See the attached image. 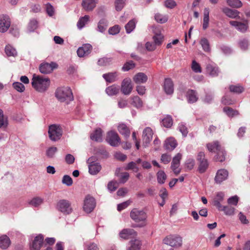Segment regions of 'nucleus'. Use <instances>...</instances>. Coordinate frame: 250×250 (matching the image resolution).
I'll return each mask as SVG.
<instances>
[{"label": "nucleus", "instance_id": "5701e85b", "mask_svg": "<svg viewBox=\"0 0 250 250\" xmlns=\"http://www.w3.org/2000/svg\"><path fill=\"white\" fill-rule=\"evenodd\" d=\"M142 246L141 241L137 238L131 239L128 243L127 250H139Z\"/></svg>", "mask_w": 250, "mask_h": 250}, {"label": "nucleus", "instance_id": "2f4dec72", "mask_svg": "<svg viewBox=\"0 0 250 250\" xmlns=\"http://www.w3.org/2000/svg\"><path fill=\"white\" fill-rule=\"evenodd\" d=\"M209 9L208 8H205L204 10V18L203 28L204 30L206 29L208 26L209 23Z\"/></svg>", "mask_w": 250, "mask_h": 250}, {"label": "nucleus", "instance_id": "20e7f679", "mask_svg": "<svg viewBox=\"0 0 250 250\" xmlns=\"http://www.w3.org/2000/svg\"><path fill=\"white\" fill-rule=\"evenodd\" d=\"M48 133L50 140L56 142L62 137V130L60 125H52L49 126Z\"/></svg>", "mask_w": 250, "mask_h": 250}, {"label": "nucleus", "instance_id": "393cba45", "mask_svg": "<svg viewBox=\"0 0 250 250\" xmlns=\"http://www.w3.org/2000/svg\"><path fill=\"white\" fill-rule=\"evenodd\" d=\"M164 89L167 94H171L174 91V86L172 81L170 79H166L164 83Z\"/></svg>", "mask_w": 250, "mask_h": 250}, {"label": "nucleus", "instance_id": "0e129e2a", "mask_svg": "<svg viewBox=\"0 0 250 250\" xmlns=\"http://www.w3.org/2000/svg\"><path fill=\"white\" fill-rule=\"evenodd\" d=\"M118 187V184L115 181H110L107 185V188L110 191H115Z\"/></svg>", "mask_w": 250, "mask_h": 250}, {"label": "nucleus", "instance_id": "e2e57ef3", "mask_svg": "<svg viewBox=\"0 0 250 250\" xmlns=\"http://www.w3.org/2000/svg\"><path fill=\"white\" fill-rule=\"evenodd\" d=\"M62 183L63 184L67 185V186H70L72 185L73 181L72 178L69 176L65 175L63 176L62 178Z\"/></svg>", "mask_w": 250, "mask_h": 250}, {"label": "nucleus", "instance_id": "c756f323", "mask_svg": "<svg viewBox=\"0 0 250 250\" xmlns=\"http://www.w3.org/2000/svg\"><path fill=\"white\" fill-rule=\"evenodd\" d=\"M11 243L9 238L5 235L0 237V247L3 249H7Z\"/></svg>", "mask_w": 250, "mask_h": 250}, {"label": "nucleus", "instance_id": "f3484780", "mask_svg": "<svg viewBox=\"0 0 250 250\" xmlns=\"http://www.w3.org/2000/svg\"><path fill=\"white\" fill-rule=\"evenodd\" d=\"M90 160H88V169L89 172L91 175H96L101 170L102 167L101 165L96 162H90Z\"/></svg>", "mask_w": 250, "mask_h": 250}, {"label": "nucleus", "instance_id": "13d9d810", "mask_svg": "<svg viewBox=\"0 0 250 250\" xmlns=\"http://www.w3.org/2000/svg\"><path fill=\"white\" fill-rule=\"evenodd\" d=\"M200 44L205 51H208L209 50V44L207 39H202L200 41Z\"/></svg>", "mask_w": 250, "mask_h": 250}, {"label": "nucleus", "instance_id": "9b49d317", "mask_svg": "<svg viewBox=\"0 0 250 250\" xmlns=\"http://www.w3.org/2000/svg\"><path fill=\"white\" fill-rule=\"evenodd\" d=\"M58 65L54 62L51 63H42L39 67L40 72L42 74H48L51 73L54 69L56 68Z\"/></svg>", "mask_w": 250, "mask_h": 250}, {"label": "nucleus", "instance_id": "c9c22d12", "mask_svg": "<svg viewBox=\"0 0 250 250\" xmlns=\"http://www.w3.org/2000/svg\"><path fill=\"white\" fill-rule=\"evenodd\" d=\"M89 21V17L88 15H85L83 17L80 18L77 23L78 28L79 29H81L85 26Z\"/></svg>", "mask_w": 250, "mask_h": 250}, {"label": "nucleus", "instance_id": "864d4df0", "mask_svg": "<svg viewBox=\"0 0 250 250\" xmlns=\"http://www.w3.org/2000/svg\"><path fill=\"white\" fill-rule=\"evenodd\" d=\"M208 161H204L199 162L198 170L200 173L204 172L208 167Z\"/></svg>", "mask_w": 250, "mask_h": 250}, {"label": "nucleus", "instance_id": "9d476101", "mask_svg": "<svg viewBox=\"0 0 250 250\" xmlns=\"http://www.w3.org/2000/svg\"><path fill=\"white\" fill-rule=\"evenodd\" d=\"M133 89L131 81L129 78L125 79L121 84V91L125 95H129Z\"/></svg>", "mask_w": 250, "mask_h": 250}, {"label": "nucleus", "instance_id": "f03ea898", "mask_svg": "<svg viewBox=\"0 0 250 250\" xmlns=\"http://www.w3.org/2000/svg\"><path fill=\"white\" fill-rule=\"evenodd\" d=\"M130 217L132 220L137 223V227H143L146 225L147 215L143 209L133 208L130 211Z\"/></svg>", "mask_w": 250, "mask_h": 250}, {"label": "nucleus", "instance_id": "680f3d73", "mask_svg": "<svg viewBox=\"0 0 250 250\" xmlns=\"http://www.w3.org/2000/svg\"><path fill=\"white\" fill-rule=\"evenodd\" d=\"M191 68L192 70L196 73H201V67L200 64L197 63L195 61H193L191 64Z\"/></svg>", "mask_w": 250, "mask_h": 250}, {"label": "nucleus", "instance_id": "69168bd1", "mask_svg": "<svg viewBox=\"0 0 250 250\" xmlns=\"http://www.w3.org/2000/svg\"><path fill=\"white\" fill-rule=\"evenodd\" d=\"M165 5L168 8L172 9L176 6V3L173 0H166L165 1Z\"/></svg>", "mask_w": 250, "mask_h": 250}, {"label": "nucleus", "instance_id": "e433bc0d", "mask_svg": "<svg viewBox=\"0 0 250 250\" xmlns=\"http://www.w3.org/2000/svg\"><path fill=\"white\" fill-rule=\"evenodd\" d=\"M187 98L189 103H193L197 101L198 97L195 91L188 90L187 92Z\"/></svg>", "mask_w": 250, "mask_h": 250}, {"label": "nucleus", "instance_id": "a211bd4d", "mask_svg": "<svg viewBox=\"0 0 250 250\" xmlns=\"http://www.w3.org/2000/svg\"><path fill=\"white\" fill-rule=\"evenodd\" d=\"M222 11L226 16L230 18L235 19H240V12L236 10H233L227 7H224L222 8Z\"/></svg>", "mask_w": 250, "mask_h": 250}, {"label": "nucleus", "instance_id": "8fccbe9b", "mask_svg": "<svg viewBox=\"0 0 250 250\" xmlns=\"http://www.w3.org/2000/svg\"><path fill=\"white\" fill-rule=\"evenodd\" d=\"M126 170H132L134 172H137L139 168L137 166L136 163L134 162H129L124 168Z\"/></svg>", "mask_w": 250, "mask_h": 250}, {"label": "nucleus", "instance_id": "a19ab883", "mask_svg": "<svg viewBox=\"0 0 250 250\" xmlns=\"http://www.w3.org/2000/svg\"><path fill=\"white\" fill-rule=\"evenodd\" d=\"M223 111L228 116L230 117H233V116H237L239 115V112L237 110H234L229 107H224Z\"/></svg>", "mask_w": 250, "mask_h": 250}, {"label": "nucleus", "instance_id": "de8ad7c7", "mask_svg": "<svg viewBox=\"0 0 250 250\" xmlns=\"http://www.w3.org/2000/svg\"><path fill=\"white\" fill-rule=\"evenodd\" d=\"M235 208L230 206H223L221 210L223 211L227 215L231 216L234 214Z\"/></svg>", "mask_w": 250, "mask_h": 250}, {"label": "nucleus", "instance_id": "49530a36", "mask_svg": "<svg viewBox=\"0 0 250 250\" xmlns=\"http://www.w3.org/2000/svg\"><path fill=\"white\" fill-rule=\"evenodd\" d=\"M131 104L137 108H140L143 106V102L141 99L137 96H134L132 98Z\"/></svg>", "mask_w": 250, "mask_h": 250}, {"label": "nucleus", "instance_id": "4d7b16f0", "mask_svg": "<svg viewBox=\"0 0 250 250\" xmlns=\"http://www.w3.org/2000/svg\"><path fill=\"white\" fill-rule=\"evenodd\" d=\"M126 0H116L115 1V9L117 11H121L125 5Z\"/></svg>", "mask_w": 250, "mask_h": 250}, {"label": "nucleus", "instance_id": "5fc2aeb1", "mask_svg": "<svg viewBox=\"0 0 250 250\" xmlns=\"http://www.w3.org/2000/svg\"><path fill=\"white\" fill-rule=\"evenodd\" d=\"M164 36L161 34H157L153 36V39L156 45H160L163 41Z\"/></svg>", "mask_w": 250, "mask_h": 250}, {"label": "nucleus", "instance_id": "58836bf2", "mask_svg": "<svg viewBox=\"0 0 250 250\" xmlns=\"http://www.w3.org/2000/svg\"><path fill=\"white\" fill-rule=\"evenodd\" d=\"M38 27V21L34 19H31L28 23L27 30L29 32L34 31Z\"/></svg>", "mask_w": 250, "mask_h": 250}, {"label": "nucleus", "instance_id": "09e8293b", "mask_svg": "<svg viewBox=\"0 0 250 250\" xmlns=\"http://www.w3.org/2000/svg\"><path fill=\"white\" fill-rule=\"evenodd\" d=\"M43 203V199L40 197H35L31 200L29 204L34 207H37Z\"/></svg>", "mask_w": 250, "mask_h": 250}, {"label": "nucleus", "instance_id": "4be33fe9", "mask_svg": "<svg viewBox=\"0 0 250 250\" xmlns=\"http://www.w3.org/2000/svg\"><path fill=\"white\" fill-rule=\"evenodd\" d=\"M147 80V76L143 72L137 73L133 77V80L136 84L146 83Z\"/></svg>", "mask_w": 250, "mask_h": 250}, {"label": "nucleus", "instance_id": "ddd939ff", "mask_svg": "<svg viewBox=\"0 0 250 250\" xmlns=\"http://www.w3.org/2000/svg\"><path fill=\"white\" fill-rule=\"evenodd\" d=\"M229 176V172L225 169H219L216 174L214 180L217 184H221L226 180Z\"/></svg>", "mask_w": 250, "mask_h": 250}, {"label": "nucleus", "instance_id": "603ef678", "mask_svg": "<svg viewBox=\"0 0 250 250\" xmlns=\"http://www.w3.org/2000/svg\"><path fill=\"white\" fill-rule=\"evenodd\" d=\"M225 154L224 150L223 148H221L220 151H218L216 153V155L215 158V160L219 162H223L225 159Z\"/></svg>", "mask_w": 250, "mask_h": 250}, {"label": "nucleus", "instance_id": "052dcab7", "mask_svg": "<svg viewBox=\"0 0 250 250\" xmlns=\"http://www.w3.org/2000/svg\"><path fill=\"white\" fill-rule=\"evenodd\" d=\"M13 87L18 92H22L25 90V87L23 84L20 82H15L13 83Z\"/></svg>", "mask_w": 250, "mask_h": 250}, {"label": "nucleus", "instance_id": "dca6fc26", "mask_svg": "<svg viewBox=\"0 0 250 250\" xmlns=\"http://www.w3.org/2000/svg\"><path fill=\"white\" fill-rule=\"evenodd\" d=\"M98 0H83L82 7L85 11H92L96 6Z\"/></svg>", "mask_w": 250, "mask_h": 250}, {"label": "nucleus", "instance_id": "cd10ccee", "mask_svg": "<svg viewBox=\"0 0 250 250\" xmlns=\"http://www.w3.org/2000/svg\"><path fill=\"white\" fill-rule=\"evenodd\" d=\"M91 139L96 142H101L103 140L102 131L100 128L96 129L90 135Z\"/></svg>", "mask_w": 250, "mask_h": 250}, {"label": "nucleus", "instance_id": "774afa93", "mask_svg": "<svg viewBox=\"0 0 250 250\" xmlns=\"http://www.w3.org/2000/svg\"><path fill=\"white\" fill-rule=\"evenodd\" d=\"M46 11L49 16H52L54 14V9L50 3H47L46 5Z\"/></svg>", "mask_w": 250, "mask_h": 250}, {"label": "nucleus", "instance_id": "3c124183", "mask_svg": "<svg viewBox=\"0 0 250 250\" xmlns=\"http://www.w3.org/2000/svg\"><path fill=\"white\" fill-rule=\"evenodd\" d=\"M58 149L55 146H51L49 147L46 151V156L50 158L54 157L55 153L57 152Z\"/></svg>", "mask_w": 250, "mask_h": 250}, {"label": "nucleus", "instance_id": "ea45409f", "mask_svg": "<svg viewBox=\"0 0 250 250\" xmlns=\"http://www.w3.org/2000/svg\"><path fill=\"white\" fill-rule=\"evenodd\" d=\"M227 4L230 7L238 8L242 6V3L240 0H227Z\"/></svg>", "mask_w": 250, "mask_h": 250}, {"label": "nucleus", "instance_id": "4c0bfd02", "mask_svg": "<svg viewBox=\"0 0 250 250\" xmlns=\"http://www.w3.org/2000/svg\"><path fill=\"white\" fill-rule=\"evenodd\" d=\"M8 124L7 117L4 115L3 111L0 109V128H6Z\"/></svg>", "mask_w": 250, "mask_h": 250}, {"label": "nucleus", "instance_id": "7c9ffc66", "mask_svg": "<svg viewBox=\"0 0 250 250\" xmlns=\"http://www.w3.org/2000/svg\"><path fill=\"white\" fill-rule=\"evenodd\" d=\"M206 69L207 72L213 77L217 76L219 73L218 67L214 65L208 64L207 65Z\"/></svg>", "mask_w": 250, "mask_h": 250}, {"label": "nucleus", "instance_id": "6ab92c4d", "mask_svg": "<svg viewBox=\"0 0 250 250\" xmlns=\"http://www.w3.org/2000/svg\"><path fill=\"white\" fill-rule=\"evenodd\" d=\"M229 23L232 26L234 27L237 30L243 33L245 32L248 27L247 21L242 22L235 21H230Z\"/></svg>", "mask_w": 250, "mask_h": 250}, {"label": "nucleus", "instance_id": "bb28decb", "mask_svg": "<svg viewBox=\"0 0 250 250\" xmlns=\"http://www.w3.org/2000/svg\"><path fill=\"white\" fill-rule=\"evenodd\" d=\"M118 73L117 72H110L103 75L105 80L109 83H112L118 79Z\"/></svg>", "mask_w": 250, "mask_h": 250}, {"label": "nucleus", "instance_id": "1a4fd4ad", "mask_svg": "<svg viewBox=\"0 0 250 250\" xmlns=\"http://www.w3.org/2000/svg\"><path fill=\"white\" fill-rule=\"evenodd\" d=\"M106 140L111 146H116L119 144L120 139L116 132L110 131L107 133Z\"/></svg>", "mask_w": 250, "mask_h": 250}, {"label": "nucleus", "instance_id": "37998d69", "mask_svg": "<svg viewBox=\"0 0 250 250\" xmlns=\"http://www.w3.org/2000/svg\"><path fill=\"white\" fill-rule=\"evenodd\" d=\"M155 20L158 22L160 23H164L167 21L168 17L167 15H164L160 13H157L155 15Z\"/></svg>", "mask_w": 250, "mask_h": 250}, {"label": "nucleus", "instance_id": "a878e982", "mask_svg": "<svg viewBox=\"0 0 250 250\" xmlns=\"http://www.w3.org/2000/svg\"><path fill=\"white\" fill-rule=\"evenodd\" d=\"M177 146L176 140L172 137L167 138L165 142L164 147L167 150H172Z\"/></svg>", "mask_w": 250, "mask_h": 250}, {"label": "nucleus", "instance_id": "39448f33", "mask_svg": "<svg viewBox=\"0 0 250 250\" xmlns=\"http://www.w3.org/2000/svg\"><path fill=\"white\" fill-rule=\"evenodd\" d=\"M182 238L179 235H170L163 240V243L174 248H179L182 245Z\"/></svg>", "mask_w": 250, "mask_h": 250}, {"label": "nucleus", "instance_id": "b1692460", "mask_svg": "<svg viewBox=\"0 0 250 250\" xmlns=\"http://www.w3.org/2000/svg\"><path fill=\"white\" fill-rule=\"evenodd\" d=\"M206 146L209 152L215 153H217L218 151H220L221 148H222L218 141L208 143L207 144Z\"/></svg>", "mask_w": 250, "mask_h": 250}, {"label": "nucleus", "instance_id": "338daca9", "mask_svg": "<svg viewBox=\"0 0 250 250\" xmlns=\"http://www.w3.org/2000/svg\"><path fill=\"white\" fill-rule=\"evenodd\" d=\"M195 165V161L193 159H189L186 162V167L188 170H191Z\"/></svg>", "mask_w": 250, "mask_h": 250}, {"label": "nucleus", "instance_id": "c03bdc74", "mask_svg": "<svg viewBox=\"0 0 250 250\" xmlns=\"http://www.w3.org/2000/svg\"><path fill=\"white\" fill-rule=\"evenodd\" d=\"M136 26V21L134 20H130L125 26V28L127 33H131Z\"/></svg>", "mask_w": 250, "mask_h": 250}, {"label": "nucleus", "instance_id": "f704fd0d", "mask_svg": "<svg viewBox=\"0 0 250 250\" xmlns=\"http://www.w3.org/2000/svg\"><path fill=\"white\" fill-rule=\"evenodd\" d=\"M108 23L105 19L101 20L98 23V31L104 33L107 29Z\"/></svg>", "mask_w": 250, "mask_h": 250}, {"label": "nucleus", "instance_id": "412c9836", "mask_svg": "<svg viewBox=\"0 0 250 250\" xmlns=\"http://www.w3.org/2000/svg\"><path fill=\"white\" fill-rule=\"evenodd\" d=\"M137 233L133 229H124L120 233V236L121 238L127 239L131 237L136 236Z\"/></svg>", "mask_w": 250, "mask_h": 250}, {"label": "nucleus", "instance_id": "f8f14e48", "mask_svg": "<svg viewBox=\"0 0 250 250\" xmlns=\"http://www.w3.org/2000/svg\"><path fill=\"white\" fill-rule=\"evenodd\" d=\"M182 158V154L178 153L172 160L171 167L175 174L178 175L181 172V169L179 168L180 160Z\"/></svg>", "mask_w": 250, "mask_h": 250}, {"label": "nucleus", "instance_id": "bf43d9fd", "mask_svg": "<svg viewBox=\"0 0 250 250\" xmlns=\"http://www.w3.org/2000/svg\"><path fill=\"white\" fill-rule=\"evenodd\" d=\"M229 90L231 92H235L236 93H240L244 90V88L242 86L240 85H230L229 86Z\"/></svg>", "mask_w": 250, "mask_h": 250}, {"label": "nucleus", "instance_id": "aec40b11", "mask_svg": "<svg viewBox=\"0 0 250 250\" xmlns=\"http://www.w3.org/2000/svg\"><path fill=\"white\" fill-rule=\"evenodd\" d=\"M92 46L88 43L84 44L79 47L77 50V54L80 57H83L88 55L92 50Z\"/></svg>", "mask_w": 250, "mask_h": 250}, {"label": "nucleus", "instance_id": "72a5a7b5", "mask_svg": "<svg viewBox=\"0 0 250 250\" xmlns=\"http://www.w3.org/2000/svg\"><path fill=\"white\" fill-rule=\"evenodd\" d=\"M5 53L8 57H15L17 56L16 50L10 45H7L5 46Z\"/></svg>", "mask_w": 250, "mask_h": 250}, {"label": "nucleus", "instance_id": "4468645a", "mask_svg": "<svg viewBox=\"0 0 250 250\" xmlns=\"http://www.w3.org/2000/svg\"><path fill=\"white\" fill-rule=\"evenodd\" d=\"M43 237L42 235L36 236L30 245L31 250H40L43 242Z\"/></svg>", "mask_w": 250, "mask_h": 250}, {"label": "nucleus", "instance_id": "423d86ee", "mask_svg": "<svg viewBox=\"0 0 250 250\" xmlns=\"http://www.w3.org/2000/svg\"><path fill=\"white\" fill-rule=\"evenodd\" d=\"M56 208L64 214H69L72 212L71 203L67 200H59L57 203Z\"/></svg>", "mask_w": 250, "mask_h": 250}, {"label": "nucleus", "instance_id": "f257e3e1", "mask_svg": "<svg viewBox=\"0 0 250 250\" xmlns=\"http://www.w3.org/2000/svg\"><path fill=\"white\" fill-rule=\"evenodd\" d=\"M33 87L39 92H44L48 88L50 81L49 78L34 74L32 79Z\"/></svg>", "mask_w": 250, "mask_h": 250}, {"label": "nucleus", "instance_id": "6e6d98bb", "mask_svg": "<svg viewBox=\"0 0 250 250\" xmlns=\"http://www.w3.org/2000/svg\"><path fill=\"white\" fill-rule=\"evenodd\" d=\"M135 66V63L133 61H130L126 62L122 67V70L124 71H127L130 69H133Z\"/></svg>", "mask_w": 250, "mask_h": 250}, {"label": "nucleus", "instance_id": "79ce46f5", "mask_svg": "<svg viewBox=\"0 0 250 250\" xmlns=\"http://www.w3.org/2000/svg\"><path fill=\"white\" fill-rule=\"evenodd\" d=\"M157 178L158 183L163 184L167 179V175L164 171L159 170L157 173Z\"/></svg>", "mask_w": 250, "mask_h": 250}, {"label": "nucleus", "instance_id": "2eb2a0df", "mask_svg": "<svg viewBox=\"0 0 250 250\" xmlns=\"http://www.w3.org/2000/svg\"><path fill=\"white\" fill-rule=\"evenodd\" d=\"M153 135L152 130L151 128L146 127L143 132V146H147L148 144L151 142Z\"/></svg>", "mask_w": 250, "mask_h": 250}, {"label": "nucleus", "instance_id": "6e6552de", "mask_svg": "<svg viewBox=\"0 0 250 250\" xmlns=\"http://www.w3.org/2000/svg\"><path fill=\"white\" fill-rule=\"evenodd\" d=\"M96 206L94 198L89 195L85 197L83 202V209L87 213L91 212Z\"/></svg>", "mask_w": 250, "mask_h": 250}, {"label": "nucleus", "instance_id": "a18cd8bd", "mask_svg": "<svg viewBox=\"0 0 250 250\" xmlns=\"http://www.w3.org/2000/svg\"><path fill=\"white\" fill-rule=\"evenodd\" d=\"M163 125L167 128L170 127L173 124L172 119L171 116H167L162 121Z\"/></svg>", "mask_w": 250, "mask_h": 250}, {"label": "nucleus", "instance_id": "7ed1b4c3", "mask_svg": "<svg viewBox=\"0 0 250 250\" xmlns=\"http://www.w3.org/2000/svg\"><path fill=\"white\" fill-rule=\"evenodd\" d=\"M55 96L61 102L72 101L73 96L71 89L69 87H59L55 92Z\"/></svg>", "mask_w": 250, "mask_h": 250}, {"label": "nucleus", "instance_id": "c85d7f7f", "mask_svg": "<svg viewBox=\"0 0 250 250\" xmlns=\"http://www.w3.org/2000/svg\"><path fill=\"white\" fill-rule=\"evenodd\" d=\"M119 86L116 85H112L107 87L105 89L106 94L110 96H114L118 94L119 92Z\"/></svg>", "mask_w": 250, "mask_h": 250}, {"label": "nucleus", "instance_id": "0eeeda50", "mask_svg": "<svg viewBox=\"0 0 250 250\" xmlns=\"http://www.w3.org/2000/svg\"><path fill=\"white\" fill-rule=\"evenodd\" d=\"M11 25V19L9 16L5 14L0 15V32L5 33Z\"/></svg>", "mask_w": 250, "mask_h": 250}, {"label": "nucleus", "instance_id": "473e14b6", "mask_svg": "<svg viewBox=\"0 0 250 250\" xmlns=\"http://www.w3.org/2000/svg\"><path fill=\"white\" fill-rule=\"evenodd\" d=\"M118 130L119 132L125 137H129L130 131L126 125L124 124H120L118 126Z\"/></svg>", "mask_w": 250, "mask_h": 250}]
</instances>
